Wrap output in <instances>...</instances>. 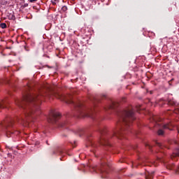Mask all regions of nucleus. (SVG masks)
I'll use <instances>...</instances> for the list:
<instances>
[{
  "label": "nucleus",
  "instance_id": "nucleus-1",
  "mask_svg": "<svg viewBox=\"0 0 179 179\" xmlns=\"http://www.w3.org/2000/svg\"><path fill=\"white\" fill-rule=\"evenodd\" d=\"M50 90H51L50 85H45L43 88L38 91V93L30 94L26 91L23 95V99L15 101L18 107H21V108L24 109L26 108L27 104H31V106L28 107V109H27V112L24 114V118L26 120L33 118V113H34L36 110H37L40 108L41 99H43L44 96H50V94L48 93Z\"/></svg>",
  "mask_w": 179,
  "mask_h": 179
},
{
  "label": "nucleus",
  "instance_id": "nucleus-2",
  "mask_svg": "<svg viewBox=\"0 0 179 179\" xmlns=\"http://www.w3.org/2000/svg\"><path fill=\"white\" fill-rule=\"evenodd\" d=\"M134 120H135V117L134 116V110H132V109L124 110L120 115L119 122V124L123 126H122V128L114 130L113 135L114 136H117V138L122 136L124 135V132L128 129V127L131 125V122H132Z\"/></svg>",
  "mask_w": 179,
  "mask_h": 179
},
{
  "label": "nucleus",
  "instance_id": "nucleus-3",
  "mask_svg": "<svg viewBox=\"0 0 179 179\" xmlns=\"http://www.w3.org/2000/svg\"><path fill=\"white\" fill-rule=\"evenodd\" d=\"M55 97H57V99H59V100L65 101V103H67L69 104H70L71 103H73V101L71 100L72 95H70V94L62 95L60 94H55Z\"/></svg>",
  "mask_w": 179,
  "mask_h": 179
},
{
  "label": "nucleus",
  "instance_id": "nucleus-4",
  "mask_svg": "<svg viewBox=\"0 0 179 179\" xmlns=\"http://www.w3.org/2000/svg\"><path fill=\"white\" fill-rule=\"evenodd\" d=\"M81 114L83 117H90L93 115V108H83L80 110Z\"/></svg>",
  "mask_w": 179,
  "mask_h": 179
},
{
  "label": "nucleus",
  "instance_id": "nucleus-5",
  "mask_svg": "<svg viewBox=\"0 0 179 179\" xmlns=\"http://www.w3.org/2000/svg\"><path fill=\"white\" fill-rule=\"evenodd\" d=\"M58 117H59V113H51L48 117V122L55 124V122H57Z\"/></svg>",
  "mask_w": 179,
  "mask_h": 179
},
{
  "label": "nucleus",
  "instance_id": "nucleus-6",
  "mask_svg": "<svg viewBox=\"0 0 179 179\" xmlns=\"http://www.w3.org/2000/svg\"><path fill=\"white\" fill-rule=\"evenodd\" d=\"M99 171L101 172L102 178H107V174H108V172L106 171V169L104 168V165H101V168H98Z\"/></svg>",
  "mask_w": 179,
  "mask_h": 179
},
{
  "label": "nucleus",
  "instance_id": "nucleus-7",
  "mask_svg": "<svg viewBox=\"0 0 179 179\" xmlns=\"http://www.w3.org/2000/svg\"><path fill=\"white\" fill-rule=\"evenodd\" d=\"M99 132L101 134V137H100V141H99L101 145H104V142H105V143H107V140H106L104 138V137H103V135H104V134H106V131H104V129H101Z\"/></svg>",
  "mask_w": 179,
  "mask_h": 179
},
{
  "label": "nucleus",
  "instance_id": "nucleus-8",
  "mask_svg": "<svg viewBox=\"0 0 179 179\" xmlns=\"http://www.w3.org/2000/svg\"><path fill=\"white\" fill-rule=\"evenodd\" d=\"M166 167L169 170H175V171H176V173H179V166H174V164H170L167 165Z\"/></svg>",
  "mask_w": 179,
  "mask_h": 179
},
{
  "label": "nucleus",
  "instance_id": "nucleus-9",
  "mask_svg": "<svg viewBox=\"0 0 179 179\" xmlns=\"http://www.w3.org/2000/svg\"><path fill=\"white\" fill-rule=\"evenodd\" d=\"M13 125V122H9L8 125L6 126V128L7 129V135H9V134H13L12 131H10V128Z\"/></svg>",
  "mask_w": 179,
  "mask_h": 179
},
{
  "label": "nucleus",
  "instance_id": "nucleus-10",
  "mask_svg": "<svg viewBox=\"0 0 179 179\" xmlns=\"http://www.w3.org/2000/svg\"><path fill=\"white\" fill-rule=\"evenodd\" d=\"M178 156H179V148L175 150L173 154L171 155V159H173V157H177Z\"/></svg>",
  "mask_w": 179,
  "mask_h": 179
},
{
  "label": "nucleus",
  "instance_id": "nucleus-11",
  "mask_svg": "<svg viewBox=\"0 0 179 179\" xmlns=\"http://www.w3.org/2000/svg\"><path fill=\"white\" fill-rule=\"evenodd\" d=\"M148 176H146L147 179H153V174H155V171L148 172Z\"/></svg>",
  "mask_w": 179,
  "mask_h": 179
},
{
  "label": "nucleus",
  "instance_id": "nucleus-12",
  "mask_svg": "<svg viewBox=\"0 0 179 179\" xmlns=\"http://www.w3.org/2000/svg\"><path fill=\"white\" fill-rule=\"evenodd\" d=\"M162 128H163V129H170V130L171 129L170 128V124H163Z\"/></svg>",
  "mask_w": 179,
  "mask_h": 179
},
{
  "label": "nucleus",
  "instance_id": "nucleus-13",
  "mask_svg": "<svg viewBox=\"0 0 179 179\" xmlns=\"http://www.w3.org/2000/svg\"><path fill=\"white\" fill-rule=\"evenodd\" d=\"M6 103L3 101H0V108H5Z\"/></svg>",
  "mask_w": 179,
  "mask_h": 179
},
{
  "label": "nucleus",
  "instance_id": "nucleus-14",
  "mask_svg": "<svg viewBox=\"0 0 179 179\" xmlns=\"http://www.w3.org/2000/svg\"><path fill=\"white\" fill-rule=\"evenodd\" d=\"M158 135L162 136V135H164V131H163V129H159L157 131Z\"/></svg>",
  "mask_w": 179,
  "mask_h": 179
},
{
  "label": "nucleus",
  "instance_id": "nucleus-15",
  "mask_svg": "<svg viewBox=\"0 0 179 179\" xmlns=\"http://www.w3.org/2000/svg\"><path fill=\"white\" fill-rule=\"evenodd\" d=\"M108 108H115V103L112 102V103L108 106Z\"/></svg>",
  "mask_w": 179,
  "mask_h": 179
},
{
  "label": "nucleus",
  "instance_id": "nucleus-16",
  "mask_svg": "<svg viewBox=\"0 0 179 179\" xmlns=\"http://www.w3.org/2000/svg\"><path fill=\"white\" fill-rule=\"evenodd\" d=\"M0 27H1V29H6V23H1L0 24Z\"/></svg>",
  "mask_w": 179,
  "mask_h": 179
},
{
  "label": "nucleus",
  "instance_id": "nucleus-17",
  "mask_svg": "<svg viewBox=\"0 0 179 179\" xmlns=\"http://www.w3.org/2000/svg\"><path fill=\"white\" fill-rule=\"evenodd\" d=\"M62 10L63 12H66V10H68V7H66V6H63V7L62 8Z\"/></svg>",
  "mask_w": 179,
  "mask_h": 179
},
{
  "label": "nucleus",
  "instance_id": "nucleus-18",
  "mask_svg": "<svg viewBox=\"0 0 179 179\" xmlns=\"http://www.w3.org/2000/svg\"><path fill=\"white\" fill-rule=\"evenodd\" d=\"M82 103H77V104H76V107H78L79 108H80V107H82Z\"/></svg>",
  "mask_w": 179,
  "mask_h": 179
},
{
  "label": "nucleus",
  "instance_id": "nucleus-19",
  "mask_svg": "<svg viewBox=\"0 0 179 179\" xmlns=\"http://www.w3.org/2000/svg\"><path fill=\"white\" fill-rule=\"evenodd\" d=\"M20 121H21V124H23V122H24V118L22 117L20 119Z\"/></svg>",
  "mask_w": 179,
  "mask_h": 179
},
{
  "label": "nucleus",
  "instance_id": "nucleus-20",
  "mask_svg": "<svg viewBox=\"0 0 179 179\" xmlns=\"http://www.w3.org/2000/svg\"><path fill=\"white\" fill-rule=\"evenodd\" d=\"M157 146H159V148L162 147V144H160V143H157Z\"/></svg>",
  "mask_w": 179,
  "mask_h": 179
},
{
  "label": "nucleus",
  "instance_id": "nucleus-21",
  "mask_svg": "<svg viewBox=\"0 0 179 179\" xmlns=\"http://www.w3.org/2000/svg\"><path fill=\"white\" fill-rule=\"evenodd\" d=\"M52 3H53V5H55V2H57V0H54V1H52Z\"/></svg>",
  "mask_w": 179,
  "mask_h": 179
},
{
  "label": "nucleus",
  "instance_id": "nucleus-22",
  "mask_svg": "<svg viewBox=\"0 0 179 179\" xmlns=\"http://www.w3.org/2000/svg\"><path fill=\"white\" fill-rule=\"evenodd\" d=\"M96 169H97V167H96V166L93 167V169H94V171H96V170H97Z\"/></svg>",
  "mask_w": 179,
  "mask_h": 179
},
{
  "label": "nucleus",
  "instance_id": "nucleus-23",
  "mask_svg": "<svg viewBox=\"0 0 179 179\" xmlns=\"http://www.w3.org/2000/svg\"><path fill=\"white\" fill-rule=\"evenodd\" d=\"M37 0H30V2H36Z\"/></svg>",
  "mask_w": 179,
  "mask_h": 179
},
{
  "label": "nucleus",
  "instance_id": "nucleus-24",
  "mask_svg": "<svg viewBox=\"0 0 179 179\" xmlns=\"http://www.w3.org/2000/svg\"><path fill=\"white\" fill-rule=\"evenodd\" d=\"M27 90H29V89H30V87H29V86H27Z\"/></svg>",
  "mask_w": 179,
  "mask_h": 179
},
{
  "label": "nucleus",
  "instance_id": "nucleus-25",
  "mask_svg": "<svg viewBox=\"0 0 179 179\" xmlns=\"http://www.w3.org/2000/svg\"><path fill=\"white\" fill-rule=\"evenodd\" d=\"M64 124H60V127H64Z\"/></svg>",
  "mask_w": 179,
  "mask_h": 179
},
{
  "label": "nucleus",
  "instance_id": "nucleus-26",
  "mask_svg": "<svg viewBox=\"0 0 179 179\" xmlns=\"http://www.w3.org/2000/svg\"><path fill=\"white\" fill-rule=\"evenodd\" d=\"M146 146H148L149 148H150V145H147Z\"/></svg>",
  "mask_w": 179,
  "mask_h": 179
},
{
  "label": "nucleus",
  "instance_id": "nucleus-27",
  "mask_svg": "<svg viewBox=\"0 0 179 179\" xmlns=\"http://www.w3.org/2000/svg\"><path fill=\"white\" fill-rule=\"evenodd\" d=\"M175 143H177V141H175Z\"/></svg>",
  "mask_w": 179,
  "mask_h": 179
},
{
  "label": "nucleus",
  "instance_id": "nucleus-28",
  "mask_svg": "<svg viewBox=\"0 0 179 179\" xmlns=\"http://www.w3.org/2000/svg\"><path fill=\"white\" fill-rule=\"evenodd\" d=\"M0 124H2V122H1Z\"/></svg>",
  "mask_w": 179,
  "mask_h": 179
},
{
  "label": "nucleus",
  "instance_id": "nucleus-29",
  "mask_svg": "<svg viewBox=\"0 0 179 179\" xmlns=\"http://www.w3.org/2000/svg\"><path fill=\"white\" fill-rule=\"evenodd\" d=\"M150 94H152V92H150Z\"/></svg>",
  "mask_w": 179,
  "mask_h": 179
}]
</instances>
